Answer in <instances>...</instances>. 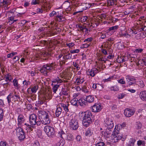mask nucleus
<instances>
[{"label": "nucleus", "instance_id": "4468645a", "mask_svg": "<svg viewBox=\"0 0 146 146\" xmlns=\"http://www.w3.org/2000/svg\"><path fill=\"white\" fill-rule=\"evenodd\" d=\"M24 117L21 114L19 115L18 118V124L19 126L21 125L25 121Z\"/></svg>", "mask_w": 146, "mask_h": 146}, {"label": "nucleus", "instance_id": "13d9d810", "mask_svg": "<svg viewBox=\"0 0 146 146\" xmlns=\"http://www.w3.org/2000/svg\"><path fill=\"white\" fill-rule=\"evenodd\" d=\"M55 80H56V81H57V83H61L62 82V80L60 79L58 77H57L56 79H55Z\"/></svg>", "mask_w": 146, "mask_h": 146}, {"label": "nucleus", "instance_id": "bf43d9fd", "mask_svg": "<svg viewBox=\"0 0 146 146\" xmlns=\"http://www.w3.org/2000/svg\"><path fill=\"white\" fill-rule=\"evenodd\" d=\"M1 61L0 60V68H1V70L2 72L3 73L5 72V69L4 68V67L2 66L1 64Z\"/></svg>", "mask_w": 146, "mask_h": 146}, {"label": "nucleus", "instance_id": "f8f14e48", "mask_svg": "<svg viewBox=\"0 0 146 146\" xmlns=\"http://www.w3.org/2000/svg\"><path fill=\"white\" fill-rule=\"evenodd\" d=\"M36 118L37 116L36 114H33L31 115L29 118L30 123L31 125L36 124Z\"/></svg>", "mask_w": 146, "mask_h": 146}, {"label": "nucleus", "instance_id": "3c124183", "mask_svg": "<svg viewBox=\"0 0 146 146\" xmlns=\"http://www.w3.org/2000/svg\"><path fill=\"white\" fill-rule=\"evenodd\" d=\"M80 50L78 49H76L75 50H70V52L73 54L74 53H78L79 52Z\"/></svg>", "mask_w": 146, "mask_h": 146}, {"label": "nucleus", "instance_id": "f03ea898", "mask_svg": "<svg viewBox=\"0 0 146 146\" xmlns=\"http://www.w3.org/2000/svg\"><path fill=\"white\" fill-rule=\"evenodd\" d=\"M38 116L42 123L44 125H48L51 121L50 116L48 113L44 111H39Z\"/></svg>", "mask_w": 146, "mask_h": 146}, {"label": "nucleus", "instance_id": "f3484780", "mask_svg": "<svg viewBox=\"0 0 146 146\" xmlns=\"http://www.w3.org/2000/svg\"><path fill=\"white\" fill-rule=\"evenodd\" d=\"M139 96L142 100L146 101V91L141 92L139 94Z\"/></svg>", "mask_w": 146, "mask_h": 146}, {"label": "nucleus", "instance_id": "7ed1b4c3", "mask_svg": "<svg viewBox=\"0 0 146 146\" xmlns=\"http://www.w3.org/2000/svg\"><path fill=\"white\" fill-rule=\"evenodd\" d=\"M16 92H15L13 94V92H11L7 96V99L9 104L11 103H13L15 101H18L20 99V97L16 94Z\"/></svg>", "mask_w": 146, "mask_h": 146}, {"label": "nucleus", "instance_id": "79ce46f5", "mask_svg": "<svg viewBox=\"0 0 146 146\" xmlns=\"http://www.w3.org/2000/svg\"><path fill=\"white\" fill-rule=\"evenodd\" d=\"M88 17L87 16H84L82 17L80 19L81 22L82 23L84 22L87 21Z\"/></svg>", "mask_w": 146, "mask_h": 146}, {"label": "nucleus", "instance_id": "473e14b6", "mask_svg": "<svg viewBox=\"0 0 146 146\" xmlns=\"http://www.w3.org/2000/svg\"><path fill=\"white\" fill-rule=\"evenodd\" d=\"M71 103L74 106H77L78 103V99L76 98H73L71 101Z\"/></svg>", "mask_w": 146, "mask_h": 146}, {"label": "nucleus", "instance_id": "5fc2aeb1", "mask_svg": "<svg viewBox=\"0 0 146 146\" xmlns=\"http://www.w3.org/2000/svg\"><path fill=\"white\" fill-rule=\"evenodd\" d=\"M67 3V5L66 7H66V8H67V7H69L70 5V2H69L68 1H65L64 3H63V5L64 6H65V5H66V3Z\"/></svg>", "mask_w": 146, "mask_h": 146}, {"label": "nucleus", "instance_id": "1a4fd4ad", "mask_svg": "<svg viewBox=\"0 0 146 146\" xmlns=\"http://www.w3.org/2000/svg\"><path fill=\"white\" fill-rule=\"evenodd\" d=\"M44 131L46 133H48L50 135H52L54 134L53 128L48 125H46L44 127Z\"/></svg>", "mask_w": 146, "mask_h": 146}, {"label": "nucleus", "instance_id": "09e8293b", "mask_svg": "<svg viewBox=\"0 0 146 146\" xmlns=\"http://www.w3.org/2000/svg\"><path fill=\"white\" fill-rule=\"evenodd\" d=\"M127 83L128 84L129 86H130L131 85H135L136 84V82H132V81H128V82H127Z\"/></svg>", "mask_w": 146, "mask_h": 146}, {"label": "nucleus", "instance_id": "2f4dec72", "mask_svg": "<svg viewBox=\"0 0 146 146\" xmlns=\"http://www.w3.org/2000/svg\"><path fill=\"white\" fill-rule=\"evenodd\" d=\"M16 131L17 135L24 132L22 129L20 127H17L16 129Z\"/></svg>", "mask_w": 146, "mask_h": 146}, {"label": "nucleus", "instance_id": "ea45409f", "mask_svg": "<svg viewBox=\"0 0 146 146\" xmlns=\"http://www.w3.org/2000/svg\"><path fill=\"white\" fill-rule=\"evenodd\" d=\"M17 54V53L16 52H13L11 53L8 54L7 55V57L8 58H11Z\"/></svg>", "mask_w": 146, "mask_h": 146}, {"label": "nucleus", "instance_id": "f704fd0d", "mask_svg": "<svg viewBox=\"0 0 146 146\" xmlns=\"http://www.w3.org/2000/svg\"><path fill=\"white\" fill-rule=\"evenodd\" d=\"M92 130L88 128V129L86 131L85 133L86 136H90L92 134Z\"/></svg>", "mask_w": 146, "mask_h": 146}, {"label": "nucleus", "instance_id": "7c9ffc66", "mask_svg": "<svg viewBox=\"0 0 146 146\" xmlns=\"http://www.w3.org/2000/svg\"><path fill=\"white\" fill-rule=\"evenodd\" d=\"M124 57L123 56H118L117 59V62L118 63L123 62L125 61Z\"/></svg>", "mask_w": 146, "mask_h": 146}, {"label": "nucleus", "instance_id": "c03bdc74", "mask_svg": "<svg viewBox=\"0 0 146 146\" xmlns=\"http://www.w3.org/2000/svg\"><path fill=\"white\" fill-rule=\"evenodd\" d=\"M137 145L138 146H140L141 145L143 146H145V142L141 140H139L137 141Z\"/></svg>", "mask_w": 146, "mask_h": 146}, {"label": "nucleus", "instance_id": "774afa93", "mask_svg": "<svg viewBox=\"0 0 146 146\" xmlns=\"http://www.w3.org/2000/svg\"><path fill=\"white\" fill-rule=\"evenodd\" d=\"M7 144L5 142L1 141L0 143V146H6Z\"/></svg>", "mask_w": 146, "mask_h": 146}, {"label": "nucleus", "instance_id": "393cba45", "mask_svg": "<svg viewBox=\"0 0 146 146\" xmlns=\"http://www.w3.org/2000/svg\"><path fill=\"white\" fill-rule=\"evenodd\" d=\"M136 140L135 139L131 138L128 143V146H134V143L136 141Z\"/></svg>", "mask_w": 146, "mask_h": 146}, {"label": "nucleus", "instance_id": "c756f323", "mask_svg": "<svg viewBox=\"0 0 146 146\" xmlns=\"http://www.w3.org/2000/svg\"><path fill=\"white\" fill-rule=\"evenodd\" d=\"M128 34L125 31H121L119 33V35L120 37L125 36Z\"/></svg>", "mask_w": 146, "mask_h": 146}, {"label": "nucleus", "instance_id": "6e6552de", "mask_svg": "<svg viewBox=\"0 0 146 146\" xmlns=\"http://www.w3.org/2000/svg\"><path fill=\"white\" fill-rule=\"evenodd\" d=\"M70 127L73 130H76L78 127V121L75 118H72L71 121Z\"/></svg>", "mask_w": 146, "mask_h": 146}, {"label": "nucleus", "instance_id": "4d7b16f0", "mask_svg": "<svg viewBox=\"0 0 146 146\" xmlns=\"http://www.w3.org/2000/svg\"><path fill=\"white\" fill-rule=\"evenodd\" d=\"M78 26L80 29V30L81 31L83 32L84 31V27L80 25H78Z\"/></svg>", "mask_w": 146, "mask_h": 146}, {"label": "nucleus", "instance_id": "4be33fe9", "mask_svg": "<svg viewBox=\"0 0 146 146\" xmlns=\"http://www.w3.org/2000/svg\"><path fill=\"white\" fill-rule=\"evenodd\" d=\"M126 79L127 82H128V81L136 82V79L133 77H131L129 75H127L126 77Z\"/></svg>", "mask_w": 146, "mask_h": 146}, {"label": "nucleus", "instance_id": "2eb2a0df", "mask_svg": "<svg viewBox=\"0 0 146 146\" xmlns=\"http://www.w3.org/2000/svg\"><path fill=\"white\" fill-rule=\"evenodd\" d=\"M47 66V69L48 70V72H51L52 70L53 69V67L55 68V66H56V64H54L53 63L47 64H46Z\"/></svg>", "mask_w": 146, "mask_h": 146}, {"label": "nucleus", "instance_id": "ddd939ff", "mask_svg": "<svg viewBox=\"0 0 146 146\" xmlns=\"http://www.w3.org/2000/svg\"><path fill=\"white\" fill-rule=\"evenodd\" d=\"M47 66L46 64L43 65L41 68L39 70L40 72L42 73L44 76H47L48 72V70L47 69Z\"/></svg>", "mask_w": 146, "mask_h": 146}, {"label": "nucleus", "instance_id": "e2e57ef3", "mask_svg": "<svg viewBox=\"0 0 146 146\" xmlns=\"http://www.w3.org/2000/svg\"><path fill=\"white\" fill-rule=\"evenodd\" d=\"M23 84L27 86L28 85H30L31 84V82L29 81H27L26 80H25L23 82Z\"/></svg>", "mask_w": 146, "mask_h": 146}, {"label": "nucleus", "instance_id": "c9c22d12", "mask_svg": "<svg viewBox=\"0 0 146 146\" xmlns=\"http://www.w3.org/2000/svg\"><path fill=\"white\" fill-rule=\"evenodd\" d=\"M13 85L16 87V88L18 89L19 88V84L17 80L15 79L13 81Z\"/></svg>", "mask_w": 146, "mask_h": 146}, {"label": "nucleus", "instance_id": "423d86ee", "mask_svg": "<svg viewBox=\"0 0 146 146\" xmlns=\"http://www.w3.org/2000/svg\"><path fill=\"white\" fill-rule=\"evenodd\" d=\"M99 72L98 69L96 68H93L91 70H88L87 71V74L88 75H90L92 77H94L95 74Z\"/></svg>", "mask_w": 146, "mask_h": 146}, {"label": "nucleus", "instance_id": "412c9836", "mask_svg": "<svg viewBox=\"0 0 146 146\" xmlns=\"http://www.w3.org/2000/svg\"><path fill=\"white\" fill-rule=\"evenodd\" d=\"M62 109L59 106L57 108L56 110V117H58L61 113Z\"/></svg>", "mask_w": 146, "mask_h": 146}, {"label": "nucleus", "instance_id": "e433bc0d", "mask_svg": "<svg viewBox=\"0 0 146 146\" xmlns=\"http://www.w3.org/2000/svg\"><path fill=\"white\" fill-rule=\"evenodd\" d=\"M43 96L45 99L46 100L51 98L50 95L48 93H46L45 94H44Z\"/></svg>", "mask_w": 146, "mask_h": 146}, {"label": "nucleus", "instance_id": "052dcab7", "mask_svg": "<svg viewBox=\"0 0 146 146\" xmlns=\"http://www.w3.org/2000/svg\"><path fill=\"white\" fill-rule=\"evenodd\" d=\"M93 40V38L92 37H90V38H87L86 39H85L84 41V42H91Z\"/></svg>", "mask_w": 146, "mask_h": 146}, {"label": "nucleus", "instance_id": "9d476101", "mask_svg": "<svg viewBox=\"0 0 146 146\" xmlns=\"http://www.w3.org/2000/svg\"><path fill=\"white\" fill-rule=\"evenodd\" d=\"M135 112L134 110L126 108L124 111V114L126 117H130L134 114Z\"/></svg>", "mask_w": 146, "mask_h": 146}, {"label": "nucleus", "instance_id": "39448f33", "mask_svg": "<svg viewBox=\"0 0 146 146\" xmlns=\"http://www.w3.org/2000/svg\"><path fill=\"white\" fill-rule=\"evenodd\" d=\"M111 138L113 140H114V142H117L118 140H120L122 138V135L116 131L114 132L113 134L111 135Z\"/></svg>", "mask_w": 146, "mask_h": 146}, {"label": "nucleus", "instance_id": "49530a36", "mask_svg": "<svg viewBox=\"0 0 146 146\" xmlns=\"http://www.w3.org/2000/svg\"><path fill=\"white\" fill-rule=\"evenodd\" d=\"M111 90L112 91H116L119 90V88L117 86H114L111 87Z\"/></svg>", "mask_w": 146, "mask_h": 146}, {"label": "nucleus", "instance_id": "58836bf2", "mask_svg": "<svg viewBox=\"0 0 146 146\" xmlns=\"http://www.w3.org/2000/svg\"><path fill=\"white\" fill-rule=\"evenodd\" d=\"M38 88V86H35L33 87L31 89V91L33 93H35Z\"/></svg>", "mask_w": 146, "mask_h": 146}, {"label": "nucleus", "instance_id": "c85d7f7f", "mask_svg": "<svg viewBox=\"0 0 146 146\" xmlns=\"http://www.w3.org/2000/svg\"><path fill=\"white\" fill-rule=\"evenodd\" d=\"M56 17L57 21H63L65 20V18L61 15H57Z\"/></svg>", "mask_w": 146, "mask_h": 146}, {"label": "nucleus", "instance_id": "0e129e2a", "mask_svg": "<svg viewBox=\"0 0 146 146\" xmlns=\"http://www.w3.org/2000/svg\"><path fill=\"white\" fill-rule=\"evenodd\" d=\"M39 1L38 0H35L32 1L31 3L33 5H36L39 3Z\"/></svg>", "mask_w": 146, "mask_h": 146}, {"label": "nucleus", "instance_id": "aec40b11", "mask_svg": "<svg viewBox=\"0 0 146 146\" xmlns=\"http://www.w3.org/2000/svg\"><path fill=\"white\" fill-rule=\"evenodd\" d=\"M69 105L68 104H65L63 103H61L59 105V106H61L64 109L66 112H68L69 111L68 106Z\"/></svg>", "mask_w": 146, "mask_h": 146}, {"label": "nucleus", "instance_id": "338daca9", "mask_svg": "<svg viewBox=\"0 0 146 146\" xmlns=\"http://www.w3.org/2000/svg\"><path fill=\"white\" fill-rule=\"evenodd\" d=\"M74 72V71L72 70L68 72V74L69 75V76L70 78L72 77V76L73 75V73Z\"/></svg>", "mask_w": 146, "mask_h": 146}, {"label": "nucleus", "instance_id": "cd10ccee", "mask_svg": "<svg viewBox=\"0 0 146 146\" xmlns=\"http://www.w3.org/2000/svg\"><path fill=\"white\" fill-rule=\"evenodd\" d=\"M111 129L108 128H107L106 129L105 134L107 137H110L111 132Z\"/></svg>", "mask_w": 146, "mask_h": 146}, {"label": "nucleus", "instance_id": "0eeeda50", "mask_svg": "<svg viewBox=\"0 0 146 146\" xmlns=\"http://www.w3.org/2000/svg\"><path fill=\"white\" fill-rule=\"evenodd\" d=\"M92 111L93 112H99L102 109L101 104H95L92 107Z\"/></svg>", "mask_w": 146, "mask_h": 146}, {"label": "nucleus", "instance_id": "69168bd1", "mask_svg": "<svg viewBox=\"0 0 146 146\" xmlns=\"http://www.w3.org/2000/svg\"><path fill=\"white\" fill-rule=\"evenodd\" d=\"M66 45L69 48H71L74 45V44L72 42L68 44H66Z\"/></svg>", "mask_w": 146, "mask_h": 146}, {"label": "nucleus", "instance_id": "de8ad7c7", "mask_svg": "<svg viewBox=\"0 0 146 146\" xmlns=\"http://www.w3.org/2000/svg\"><path fill=\"white\" fill-rule=\"evenodd\" d=\"M124 79L123 78H121L120 79L117 80L118 83L122 84H125V82L123 80Z\"/></svg>", "mask_w": 146, "mask_h": 146}, {"label": "nucleus", "instance_id": "4c0bfd02", "mask_svg": "<svg viewBox=\"0 0 146 146\" xmlns=\"http://www.w3.org/2000/svg\"><path fill=\"white\" fill-rule=\"evenodd\" d=\"M60 86V84L59 85H55L52 88V90H53V92L54 93H56V92L58 88Z\"/></svg>", "mask_w": 146, "mask_h": 146}, {"label": "nucleus", "instance_id": "a18cd8bd", "mask_svg": "<svg viewBox=\"0 0 146 146\" xmlns=\"http://www.w3.org/2000/svg\"><path fill=\"white\" fill-rule=\"evenodd\" d=\"M136 127L138 129H140L141 128L142 124L141 123L139 122H137L136 124Z\"/></svg>", "mask_w": 146, "mask_h": 146}, {"label": "nucleus", "instance_id": "bb28decb", "mask_svg": "<svg viewBox=\"0 0 146 146\" xmlns=\"http://www.w3.org/2000/svg\"><path fill=\"white\" fill-rule=\"evenodd\" d=\"M19 137V139L21 141L24 140L25 138L24 132L17 135Z\"/></svg>", "mask_w": 146, "mask_h": 146}, {"label": "nucleus", "instance_id": "603ef678", "mask_svg": "<svg viewBox=\"0 0 146 146\" xmlns=\"http://www.w3.org/2000/svg\"><path fill=\"white\" fill-rule=\"evenodd\" d=\"M118 27V26L117 25L113 26L110 28L109 29V30L110 31H111L114 30H116L117 29Z\"/></svg>", "mask_w": 146, "mask_h": 146}, {"label": "nucleus", "instance_id": "a878e982", "mask_svg": "<svg viewBox=\"0 0 146 146\" xmlns=\"http://www.w3.org/2000/svg\"><path fill=\"white\" fill-rule=\"evenodd\" d=\"M66 136V139L69 141H73L74 139L73 135L71 133H68Z\"/></svg>", "mask_w": 146, "mask_h": 146}, {"label": "nucleus", "instance_id": "5701e85b", "mask_svg": "<svg viewBox=\"0 0 146 146\" xmlns=\"http://www.w3.org/2000/svg\"><path fill=\"white\" fill-rule=\"evenodd\" d=\"M0 81H1V84H8L9 85H10L9 82H8V80L6 79V76L4 77V78L0 79Z\"/></svg>", "mask_w": 146, "mask_h": 146}, {"label": "nucleus", "instance_id": "b1692460", "mask_svg": "<svg viewBox=\"0 0 146 146\" xmlns=\"http://www.w3.org/2000/svg\"><path fill=\"white\" fill-rule=\"evenodd\" d=\"M116 0H108L107 4L108 6H113L116 4Z\"/></svg>", "mask_w": 146, "mask_h": 146}, {"label": "nucleus", "instance_id": "a19ab883", "mask_svg": "<svg viewBox=\"0 0 146 146\" xmlns=\"http://www.w3.org/2000/svg\"><path fill=\"white\" fill-rule=\"evenodd\" d=\"M76 81L77 83V84L79 85L80 83H82L83 82L84 80H83L82 81V80L80 78H76Z\"/></svg>", "mask_w": 146, "mask_h": 146}, {"label": "nucleus", "instance_id": "72a5a7b5", "mask_svg": "<svg viewBox=\"0 0 146 146\" xmlns=\"http://www.w3.org/2000/svg\"><path fill=\"white\" fill-rule=\"evenodd\" d=\"M66 134L63 131H61L59 132L58 133V135L59 137H60L62 138L63 139L64 138V137H66Z\"/></svg>", "mask_w": 146, "mask_h": 146}, {"label": "nucleus", "instance_id": "8fccbe9b", "mask_svg": "<svg viewBox=\"0 0 146 146\" xmlns=\"http://www.w3.org/2000/svg\"><path fill=\"white\" fill-rule=\"evenodd\" d=\"M104 145L105 143L103 142H98L96 145V146H104Z\"/></svg>", "mask_w": 146, "mask_h": 146}, {"label": "nucleus", "instance_id": "680f3d73", "mask_svg": "<svg viewBox=\"0 0 146 146\" xmlns=\"http://www.w3.org/2000/svg\"><path fill=\"white\" fill-rule=\"evenodd\" d=\"M139 86H140L141 88H143L144 86V84L143 83V81H140L139 82Z\"/></svg>", "mask_w": 146, "mask_h": 146}, {"label": "nucleus", "instance_id": "6e6d98bb", "mask_svg": "<svg viewBox=\"0 0 146 146\" xmlns=\"http://www.w3.org/2000/svg\"><path fill=\"white\" fill-rule=\"evenodd\" d=\"M82 90L83 91H84L85 93H88V91L87 88V87L85 86H83Z\"/></svg>", "mask_w": 146, "mask_h": 146}, {"label": "nucleus", "instance_id": "dca6fc26", "mask_svg": "<svg viewBox=\"0 0 146 146\" xmlns=\"http://www.w3.org/2000/svg\"><path fill=\"white\" fill-rule=\"evenodd\" d=\"M78 103L80 106L84 107L87 104V102L85 99L81 98L78 100Z\"/></svg>", "mask_w": 146, "mask_h": 146}, {"label": "nucleus", "instance_id": "9b49d317", "mask_svg": "<svg viewBox=\"0 0 146 146\" xmlns=\"http://www.w3.org/2000/svg\"><path fill=\"white\" fill-rule=\"evenodd\" d=\"M91 6V4L89 3H81L79 6V8L81 9L83 11L90 8Z\"/></svg>", "mask_w": 146, "mask_h": 146}, {"label": "nucleus", "instance_id": "6ab92c4d", "mask_svg": "<svg viewBox=\"0 0 146 146\" xmlns=\"http://www.w3.org/2000/svg\"><path fill=\"white\" fill-rule=\"evenodd\" d=\"M86 101L89 103L92 102L94 101V97L92 96H88L86 97Z\"/></svg>", "mask_w": 146, "mask_h": 146}, {"label": "nucleus", "instance_id": "20e7f679", "mask_svg": "<svg viewBox=\"0 0 146 146\" xmlns=\"http://www.w3.org/2000/svg\"><path fill=\"white\" fill-rule=\"evenodd\" d=\"M105 125L107 128L111 129L113 127V123L112 120L109 118H106L104 121Z\"/></svg>", "mask_w": 146, "mask_h": 146}, {"label": "nucleus", "instance_id": "864d4df0", "mask_svg": "<svg viewBox=\"0 0 146 146\" xmlns=\"http://www.w3.org/2000/svg\"><path fill=\"white\" fill-rule=\"evenodd\" d=\"M73 65L74 67L77 69V70H78L80 69V67L78 66V64H77L76 62H73Z\"/></svg>", "mask_w": 146, "mask_h": 146}, {"label": "nucleus", "instance_id": "a211bd4d", "mask_svg": "<svg viewBox=\"0 0 146 146\" xmlns=\"http://www.w3.org/2000/svg\"><path fill=\"white\" fill-rule=\"evenodd\" d=\"M72 54L70 53H65L64 54L63 56V59L64 60H68L70 59L72 57Z\"/></svg>", "mask_w": 146, "mask_h": 146}, {"label": "nucleus", "instance_id": "f257e3e1", "mask_svg": "<svg viewBox=\"0 0 146 146\" xmlns=\"http://www.w3.org/2000/svg\"><path fill=\"white\" fill-rule=\"evenodd\" d=\"M80 118L82 119L83 125L86 127H88L92 123V120L91 118V113L90 111L82 112L79 113Z\"/></svg>", "mask_w": 146, "mask_h": 146}, {"label": "nucleus", "instance_id": "37998d69", "mask_svg": "<svg viewBox=\"0 0 146 146\" xmlns=\"http://www.w3.org/2000/svg\"><path fill=\"white\" fill-rule=\"evenodd\" d=\"M3 109L0 108V121L3 118Z\"/></svg>", "mask_w": 146, "mask_h": 146}]
</instances>
